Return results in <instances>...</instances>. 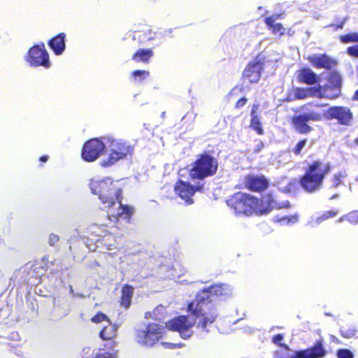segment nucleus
<instances>
[{
	"mask_svg": "<svg viewBox=\"0 0 358 358\" xmlns=\"http://www.w3.org/2000/svg\"><path fill=\"white\" fill-rule=\"evenodd\" d=\"M233 295V290L229 285H215L199 292L195 299L188 305V311L192 315H180L166 323V327L178 331L185 339L193 334L192 328L196 324L201 332L208 333L209 327L215 322L217 312L212 304L215 299L227 300Z\"/></svg>",
	"mask_w": 358,
	"mask_h": 358,
	"instance_id": "obj_1",
	"label": "nucleus"
},
{
	"mask_svg": "<svg viewBox=\"0 0 358 358\" xmlns=\"http://www.w3.org/2000/svg\"><path fill=\"white\" fill-rule=\"evenodd\" d=\"M90 187L94 194H97L101 201L102 208L108 210V217L113 222L118 217L128 220L132 214V208L121 203V185L119 181H113L110 178L102 180H92Z\"/></svg>",
	"mask_w": 358,
	"mask_h": 358,
	"instance_id": "obj_2",
	"label": "nucleus"
},
{
	"mask_svg": "<svg viewBox=\"0 0 358 358\" xmlns=\"http://www.w3.org/2000/svg\"><path fill=\"white\" fill-rule=\"evenodd\" d=\"M331 164L324 161L313 162L300 179L301 187L307 193H314L321 189L325 176L331 171Z\"/></svg>",
	"mask_w": 358,
	"mask_h": 358,
	"instance_id": "obj_3",
	"label": "nucleus"
},
{
	"mask_svg": "<svg viewBox=\"0 0 358 358\" xmlns=\"http://www.w3.org/2000/svg\"><path fill=\"white\" fill-rule=\"evenodd\" d=\"M327 106V104L309 102L303 105V108H310L307 113H301L299 115H294L291 118V124L294 130L302 134H306L311 132L313 129L308 124V122H320L324 119V114L320 109Z\"/></svg>",
	"mask_w": 358,
	"mask_h": 358,
	"instance_id": "obj_4",
	"label": "nucleus"
},
{
	"mask_svg": "<svg viewBox=\"0 0 358 358\" xmlns=\"http://www.w3.org/2000/svg\"><path fill=\"white\" fill-rule=\"evenodd\" d=\"M255 197L238 192L227 200V203L236 214L250 215L255 213Z\"/></svg>",
	"mask_w": 358,
	"mask_h": 358,
	"instance_id": "obj_5",
	"label": "nucleus"
},
{
	"mask_svg": "<svg viewBox=\"0 0 358 358\" xmlns=\"http://www.w3.org/2000/svg\"><path fill=\"white\" fill-rule=\"evenodd\" d=\"M218 164L215 158H199L189 170L192 179H203L215 173Z\"/></svg>",
	"mask_w": 358,
	"mask_h": 358,
	"instance_id": "obj_6",
	"label": "nucleus"
},
{
	"mask_svg": "<svg viewBox=\"0 0 358 358\" xmlns=\"http://www.w3.org/2000/svg\"><path fill=\"white\" fill-rule=\"evenodd\" d=\"M165 333L164 327L156 323L149 324L145 330H138L136 341L138 343L146 346H152Z\"/></svg>",
	"mask_w": 358,
	"mask_h": 358,
	"instance_id": "obj_7",
	"label": "nucleus"
},
{
	"mask_svg": "<svg viewBox=\"0 0 358 358\" xmlns=\"http://www.w3.org/2000/svg\"><path fill=\"white\" fill-rule=\"evenodd\" d=\"M26 61L31 66L49 68L50 66V62L48 52L45 48V44L41 43L38 45H34L29 48L26 56Z\"/></svg>",
	"mask_w": 358,
	"mask_h": 358,
	"instance_id": "obj_8",
	"label": "nucleus"
},
{
	"mask_svg": "<svg viewBox=\"0 0 358 358\" xmlns=\"http://www.w3.org/2000/svg\"><path fill=\"white\" fill-rule=\"evenodd\" d=\"M324 114V119L336 120L338 123L343 126H350L353 120V113L347 106H331L327 110L320 109Z\"/></svg>",
	"mask_w": 358,
	"mask_h": 358,
	"instance_id": "obj_9",
	"label": "nucleus"
},
{
	"mask_svg": "<svg viewBox=\"0 0 358 358\" xmlns=\"http://www.w3.org/2000/svg\"><path fill=\"white\" fill-rule=\"evenodd\" d=\"M288 201H284L278 203L274 196L271 194H268L262 197L259 201L255 198V213L256 214H266L268 213L271 209L273 208H282L289 206Z\"/></svg>",
	"mask_w": 358,
	"mask_h": 358,
	"instance_id": "obj_10",
	"label": "nucleus"
},
{
	"mask_svg": "<svg viewBox=\"0 0 358 358\" xmlns=\"http://www.w3.org/2000/svg\"><path fill=\"white\" fill-rule=\"evenodd\" d=\"M264 59L257 57L249 62L242 73V79L249 83H257L261 78L264 70Z\"/></svg>",
	"mask_w": 358,
	"mask_h": 358,
	"instance_id": "obj_11",
	"label": "nucleus"
},
{
	"mask_svg": "<svg viewBox=\"0 0 358 358\" xmlns=\"http://www.w3.org/2000/svg\"><path fill=\"white\" fill-rule=\"evenodd\" d=\"M103 138H92L86 141L81 150V157H100L106 150Z\"/></svg>",
	"mask_w": 358,
	"mask_h": 358,
	"instance_id": "obj_12",
	"label": "nucleus"
},
{
	"mask_svg": "<svg viewBox=\"0 0 358 358\" xmlns=\"http://www.w3.org/2000/svg\"><path fill=\"white\" fill-rule=\"evenodd\" d=\"M108 144L110 151L118 157H127L134 153V145L122 139H115L111 137H103Z\"/></svg>",
	"mask_w": 358,
	"mask_h": 358,
	"instance_id": "obj_13",
	"label": "nucleus"
},
{
	"mask_svg": "<svg viewBox=\"0 0 358 358\" xmlns=\"http://www.w3.org/2000/svg\"><path fill=\"white\" fill-rule=\"evenodd\" d=\"M341 85L342 79L340 74L336 71L331 72L327 78V84L322 87L327 93L324 97L331 99L338 98L341 94Z\"/></svg>",
	"mask_w": 358,
	"mask_h": 358,
	"instance_id": "obj_14",
	"label": "nucleus"
},
{
	"mask_svg": "<svg viewBox=\"0 0 358 358\" xmlns=\"http://www.w3.org/2000/svg\"><path fill=\"white\" fill-rule=\"evenodd\" d=\"M326 355V350L323 348L321 341H317L313 347L294 352L287 358H322Z\"/></svg>",
	"mask_w": 358,
	"mask_h": 358,
	"instance_id": "obj_15",
	"label": "nucleus"
},
{
	"mask_svg": "<svg viewBox=\"0 0 358 358\" xmlns=\"http://www.w3.org/2000/svg\"><path fill=\"white\" fill-rule=\"evenodd\" d=\"M201 186H197L196 188L183 181L178 182L175 185L176 193L183 199L187 204L193 203L192 196L196 190H200Z\"/></svg>",
	"mask_w": 358,
	"mask_h": 358,
	"instance_id": "obj_16",
	"label": "nucleus"
},
{
	"mask_svg": "<svg viewBox=\"0 0 358 358\" xmlns=\"http://www.w3.org/2000/svg\"><path fill=\"white\" fill-rule=\"evenodd\" d=\"M296 77L298 83L307 85H314L320 81V76L310 68L304 66L296 71Z\"/></svg>",
	"mask_w": 358,
	"mask_h": 358,
	"instance_id": "obj_17",
	"label": "nucleus"
},
{
	"mask_svg": "<svg viewBox=\"0 0 358 358\" xmlns=\"http://www.w3.org/2000/svg\"><path fill=\"white\" fill-rule=\"evenodd\" d=\"M311 65L316 69H325L331 70L334 68L337 62L325 54L316 55H313L308 57Z\"/></svg>",
	"mask_w": 358,
	"mask_h": 358,
	"instance_id": "obj_18",
	"label": "nucleus"
},
{
	"mask_svg": "<svg viewBox=\"0 0 358 358\" xmlns=\"http://www.w3.org/2000/svg\"><path fill=\"white\" fill-rule=\"evenodd\" d=\"M294 96L296 99H304L308 97L324 98L322 87H296L294 89Z\"/></svg>",
	"mask_w": 358,
	"mask_h": 358,
	"instance_id": "obj_19",
	"label": "nucleus"
},
{
	"mask_svg": "<svg viewBox=\"0 0 358 358\" xmlns=\"http://www.w3.org/2000/svg\"><path fill=\"white\" fill-rule=\"evenodd\" d=\"M281 18V14H274L271 16L266 17L264 20L268 29L273 34L277 35L279 38L285 34V29L280 22H275L276 20Z\"/></svg>",
	"mask_w": 358,
	"mask_h": 358,
	"instance_id": "obj_20",
	"label": "nucleus"
},
{
	"mask_svg": "<svg viewBox=\"0 0 358 358\" xmlns=\"http://www.w3.org/2000/svg\"><path fill=\"white\" fill-rule=\"evenodd\" d=\"M338 40L342 43H358V32H350L340 35ZM346 52L351 57L358 58V45L347 48Z\"/></svg>",
	"mask_w": 358,
	"mask_h": 358,
	"instance_id": "obj_21",
	"label": "nucleus"
},
{
	"mask_svg": "<svg viewBox=\"0 0 358 358\" xmlns=\"http://www.w3.org/2000/svg\"><path fill=\"white\" fill-rule=\"evenodd\" d=\"M48 45L56 55H62L66 48V34H58L48 41Z\"/></svg>",
	"mask_w": 358,
	"mask_h": 358,
	"instance_id": "obj_22",
	"label": "nucleus"
},
{
	"mask_svg": "<svg viewBox=\"0 0 358 358\" xmlns=\"http://www.w3.org/2000/svg\"><path fill=\"white\" fill-rule=\"evenodd\" d=\"M268 182L264 176H250L247 180L248 187L256 192H260L268 187Z\"/></svg>",
	"mask_w": 358,
	"mask_h": 358,
	"instance_id": "obj_23",
	"label": "nucleus"
},
{
	"mask_svg": "<svg viewBox=\"0 0 358 358\" xmlns=\"http://www.w3.org/2000/svg\"><path fill=\"white\" fill-rule=\"evenodd\" d=\"M154 56V52L151 48H139L132 55L131 59L136 63L148 64Z\"/></svg>",
	"mask_w": 358,
	"mask_h": 358,
	"instance_id": "obj_24",
	"label": "nucleus"
},
{
	"mask_svg": "<svg viewBox=\"0 0 358 358\" xmlns=\"http://www.w3.org/2000/svg\"><path fill=\"white\" fill-rule=\"evenodd\" d=\"M258 108V105H253L252 108L251 110V120L250 123V127L256 131V133L259 135L264 134V129L262 128V124L260 120V118L257 115V110Z\"/></svg>",
	"mask_w": 358,
	"mask_h": 358,
	"instance_id": "obj_25",
	"label": "nucleus"
},
{
	"mask_svg": "<svg viewBox=\"0 0 358 358\" xmlns=\"http://www.w3.org/2000/svg\"><path fill=\"white\" fill-rule=\"evenodd\" d=\"M134 294V289L129 285H124L122 289L121 306L128 308Z\"/></svg>",
	"mask_w": 358,
	"mask_h": 358,
	"instance_id": "obj_26",
	"label": "nucleus"
},
{
	"mask_svg": "<svg viewBox=\"0 0 358 358\" xmlns=\"http://www.w3.org/2000/svg\"><path fill=\"white\" fill-rule=\"evenodd\" d=\"M166 308L162 305L157 306L152 312H147L145 314V317L152 318L155 320H163L165 318Z\"/></svg>",
	"mask_w": 358,
	"mask_h": 358,
	"instance_id": "obj_27",
	"label": "nucleus"
},
{
	"mask_svg": "<svg viewBox=\"0 0 358 358\" xmlns=\"http://www.w3.org/2000/svg\"><path fill=\"white\" fill-rule=\"evenodd\" d=\"M107 324L108 325L105 326L100 332V336L103 340H111L116 336L117 327L113 325L110 321Z\"/></svg>",
	"mask_w": 358,
	"mask_h": 358,
	"instance_id": "obj_28",
	"label": "nucleus"
},
{
	"mask_svg": "<svg viewBox=\"0 0 358 358\" xmlns=\"http://www.w3.org/2000/svg\"><path fill=\"white\" fill-rule=\"evenodd\" d=\"M116 344L114 341H111L105 346L106 348L110 349V352H100L97 353L94 358H117V350H115Z\"/></svg>",
	"mask_w": 358,
	"mask_h": 358,
	"instance_id": "obj_29",
	"label": "nucleus"
},
{
	"mask_svg": "<svg viewBox=\"0 0 358 358\" xmlns=\"http://www.w3.org/2000/svg\"><path fill=\"white\" fill-rule=\"evenodd\" d=\"M106 225H98L95 224L92 227V232L95 234L97 236L103 237V239L101 241L103 242L105 245H108L107 241L110 239V238H106L108 229Z\"/></svg>",
	"mask_w": 358,
	"mask_h": 358,
	"instance_id": "obj_30",
	"label": "nucleus"
},
{
	"mask_svg": "<svg viewBox=\"0 0 358 358\" xmlns=\"http://www.w3.org/2000/svg\"><path fill=\"white\" fill-rule=\"evenodd\" d=\"M150 76V73L147 70H134L131 73L132 80L135 83H142Z\"/></svg>",
	"mask_w": 358,
	"mask_h": 358,
	"instance_id": "obj_31",
	"label": "nucleus"
},
{
	"mask_svg": "<svg viewBox=\"0 0 358 358\" xmlns=\"http://www.w3.org/2000/svg\"><path fill=\"white\" fill-rule=\"evenodd\" d=\"M273 220L275 222L280 223L281 225H289L298 222V216L297 215H293L291 216L276 215L274 217Z\"/></svg>",
	"mask_w": 358,
	"mask_h": 358,
	"instance_id": "obj_32",
	"label": "nucleus"
},
{
	"mask_svg": "<svg viewBox=\"0 0 358 358\" xmlns=\"http://www.w3.org/2000/svg\"><path fill=\"white\" fill-rule=\"evenodd\" d=\"M344 220H347L350 223L353 224H357L358 223V211L354 210V211H352V212L349 213L348 214L341 217L338 220V222H341Z\"/></svg>",
	"mask_w": 358,
	"mask_h": 358,
	"instance_id": "obj_33",
	"label": "nucleus"
},
{
	"mask_svg": "<svg viewBox=\"0 0 358 358\" xmlns=\"http://www.w3.org/2000/svg\"><path fill=\"white\" fill-rule=\"evenodd\" d=\"M346 177V173L345 171H339L338 173H336L334 176L333 180V185L335 187H338L341 183L343 178Z\"/></svg>",
	"mask_w": 358,
	"mask_h": 358,
	"instance_id": "obj_34",
	"label": "nucleus"
},
{
	"mask_svg": "<svg viewBox=\"0 0 358 358\" xmlns=\"http://www.w3.org/2000/svg\"><path fill=\"white\" fill-rule=\"evenodd\" d=\"M109 319L108 317L103 313H98L95 316L92 318V322L94 323H99L101 322H105L106 323H109Z\"/></svg>",
	"mask_w": 358,
	"mask_h": 358,
	"instance_id": "obj_35",
	"label": "nucleus"
},
{
	"mask_svg": "<svg viewBox=\"0 0 358 358\" xmlns=\"http://www.w3.org/2000/svg\"><path fill=\"white\" fill-rule=\"evenodd\" d=\"M338 358H354L352 352L348 349H341L337 352Z\"/></svg>",
	"mask_w": 358,
	"mask_h": 358,
	"instance_id": "obj_36",
	"label": "nucleus"
},
{
	"mask_svg": "<svg viewBox=\"0 0 358 358\" xmlns=\"http://www.w3.org/2000/svg\"><path fill=\"white\" fill-rule=\"evenodd\" d=\"M119 158H105L103 159L100 164L103 168H108L114 165Z\"/></svg>",
	"mask_w": 358,
	"mask_h": 358,
	"instance_id": "obj_37",
	"label": "nucleus"
},
{
	"mask_svg": "<svg viewBox=\"0 0 358 358\" xmlns=\"http://www.w3.org/2000/svg\"><path fill=\"white\" fill-rule=\"evenodd\" d=\"M306 143V140L303 139L298 142L296 146L294 148V153L296 155H299L301 154V150L303 148L304 145Z\"/></svg>",
	"mask_w": 358,
	"mask_h": 358,
	"instance_id": "obj_38",
	"label": "nucleus"
},
{
	"mask_svg": "<svg viewBox=\"0 0 358 358\" xmlns=\"http://www.w3.org/2000/svg\"><path fill=\"white\" fill-rule=\"evenodd\" d=\"M347 20H348V18L345 17V18L342 19L341 21H339L338 23L331 24L329 26L331 27L334 29V30L337 31L338 29H341L343 28Z\"/></svg>",
	"mask_w": 358,
	"mask_h": 358,
	"instance_id": "obj_39",
	"label": "nucleus"
},
{
	"mask_svg": "<svg viewBox=\"0 0 358 358\" xmlns=\"http://www.w3.org/2000/svg\"><path fill=\"white\" fill-rule=\"evenodd\" d=\"M248 102V99L245 96L241 97L239 99L234 105L235 108H241L243 107Z\"/></svg>",
	"mask_w": 358,
	"mask_h": 358,
	"instance_id": "obj_40",
	"label": "nucleus"
},
{
	"mask_svg": "<svg viewBox=\"0 0 358 358\" xmlns=\"http://www.w3.org/2000/svg\"><path fill=\"white\" fill-rule=\"evenodd\" d=\"M283 339V336L282 334H278L276 336H275L273 338V342L275 343V344H278L281 346H284L287 350H289V348L284 345V344H282V343H280V342Z\"/></svg>",
	"mask_w": 358,
	"mask_h": 358,
	"instance_id": "obj_41",
	"label": "nucleus"
},
{
	"mask_svg": "<svg viewBox=\"0 0 358 358\" xmlns=\"http://www.w3.org/2000/svg\"><path fill=\"white\" fill-rule=\"evenodd\" d=\"M59 240V237L58 235L51 234L49 235L48 243L50 245H54L56 243H57Z\"/></svg>",
	"mask_w": 358,
	"mask_h": 358,
	"instance_id": "obj_42",
	"label": "nucleus"
},
{
	"mask_svg": "<svg viewBox=\"0 0 358 358\" xmlns=\"http://www.w3.org/2000/svg\"><path fill=\"white\" fill-rule=\"evenodd\" d=\"M324 220H325L323 219V215H322L321 216L317 217L315 219H313L310 222V224L311 225V227H315V226L320 224L321 222H322Z\"/></svg>",
	"mask_w": 358,
	"mask_h": 358,
	"instance_id": "obj_43",
	"label": "nucleus"
},
{
	"mask_svg": "<svg viewBox=\"0 0 358 358\" xmlns=\"http://www.w3.org/2000/svg\"><path fill=\"white\" fill-rule=\"evenodd\" d=\"M338 212L337 211H334V210H329V211H327L325 212L323 215V219H324L325 220L329 219V218H331V217H335L336 215H337Z\"/></svg>",
	"mask_w": 358,
	"mask_h": 358,
	"instance_id": "obj_44",
	"label": "nucleus"
},
{
	"mask_svg": "<svg viewBox=\"0 0 358 358\" xmlns=\"http://www.w3.org/2000/svg\"><path fill=\"white\" fill-rule=\"evenodd\" d=\"M296 181H292L289 183V187L285 190L286 192H291L294 187L296 186Z\"/></svg>",
	"mask_w": 358,
	"mask_h": 358,
	"instance_id": "obj_45",
	"label": "nucleus"
},
{
	"mask_svg": "<svg viewBox=\"0 0 358 358\" xmlns=\"http://www.w3.org/2000/svg\"><path fill=\"white\" fill-rule=\"evenodd\" d=\"M356 331L355 329L350 331L349 332H346L345 334H343V336L346 338H350L355 335Z\"/></svg>",
	"mask_w": 358,
	"mask_h": 358,
	"instance_id": "obj_46",
	"label": "nucleus"
},
{
	"mask_svg": "<svg viewBox=\"0 0 358 358\" xmlns=\"http://www.w3.org/2000/svg\"><path fill=\"white\" fill-rule=\"evenodd\" d=\"M352 99L358 101V89L355 92Z\"/></svg>",
	"mask_w": 358,
	"mask_h": 358,
	"instance_id": "obj_47",
	"label": "nucleus"
},
{
	"mask_svg": "<svg viewBox=\"0 0 358 358\" xmlns=\"http://www.w3.org/2000/svg\"><path fill=\"white\" fill-rule=\"evenodd\" d=\"M273 162H272V164H273V165H275V164H276V165H277V168H278V167H279V166H278V163H279L280 162H279V160H278V158H273Z\"/></svg>",
	"mask_w": 358,
	"mask_h": 358,
	"instance_id": "obj_48",
	"label": "nucleus"
},
{
	"mask_svg": "<svg viewBox=\"0 0 358 358\" xmlns=\"http://www.w3.org/2000/svg\"><path fill=\"white\" fill-rule=\"evenodd\" d=\"M83 159H85V162H94V159H96V158L90 157V158H83Z\"/></svg>",
	"mask_w": 358,
	"mask_h": 358,
	"instance_id": "obj_49",
	"label": "nucleus"
},
{
	"mask_svg": "<svg viewBox=\"0 0 358 358\" xmlns=\"http://www.w3.org/2000/svg\"><path fill=\"white\" fill-rule=\"evenodd\" d=\"M47 159L48 158H45V157H43V158H40V161L42 162V163H45L47 162Z\"/></svg>",
	"mask_w": 358,
	"mask_h": 358,
	"instance_id": "obj_50",
	"label": "nucleus"
},
{
	"mask_svg": "<svg viewBox=\"0 0 358 358\" xmlns=\"http://www.w3.org/2000/svg\"><path fill=\"white\" fill-rule=\"evenodd\" d=\"M199 157H209V156L206 154H201V155H199Z\"/></svg>",
	"mask_w": 358,
	"mask_h": 358,
	"instance_id": "obj_51",
	"label": "nucleus"
},
{
	"mask_svg": "<svg viewBox=\"0 0 358 358\" xmlns=\"http://www.w3.org/2000/svg\"><path fill=\"white\" fill-rule=\"evenodd\" d=\"M167 345H169V348H173V346H175V344L173 343H168Z\"/></svg>",
	"mask_w": 358,
	"mask_h": 358,
	"instance_id": "obj_52",
	"label": "nucleus"
},
{
	"mask_svg": "<svg viewBox=\"0 0 358 358\" xmlns=\"http://www.w3.org/2000/svg\"><path fill=\"white\" fill-rule=\"evenodd\" d=\"M355 143L358 145V137L355 139Z\"/></svg>",
	"mask_w": 358,
	"mask_h": 358,
	"instance_id": "obj_53",
	"label": "nucleus"
},
{
	"mask_svg": "<svg viewBox=\"0 0 358 358\" xmlns=\"http://www.w3.org/2000/svg\"><path fill=\"white\" fill-rule=\"evenodd\" d=\"M182 171H183V170H180V172H179V173H180V175H182V174H183V173H182Z\"/></svg>",
	"mask_w": 358,
	"mask_h": 358,
	"instance_id": "obj_54",
	"label": "nucleus"
},
{
	"mask_svg": "<svg viewBox=\"0 0 358 358\" xmlns=\"http://www.w3.org/2000/svg\"><path fill=\"white\" fill-rule=\"evenodd\" d=\"M110 246H111V244H109L108 246V250H110Z\"/></svg>",
	"mask_w": 358,
	"mask_h": 358,
	"instance_id": "obj_55",
	"label": "nucleus"
}]
</instances>
